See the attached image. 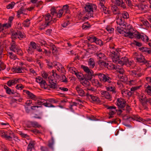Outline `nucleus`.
Wrapping results in <instances>:
<instances>
[{"label":"nucleus","instance_id":"obj_1","mask_svg":"<svg viewBox=\"0 0 151 151\" xmlns=\"http://www.w3.org/2000/svg\"><path fill=\"white\" fill-rule=\"evenodd\" d=\"M123 26L124 27L125 36L126 37L128 36L130 38H133L134 30L132 25L130 24L126 23V24H123Z\"/></svg>","mask_w":151,"mask_h":151},{"label":"nucleus","instance_id":"obj_2","mask_svg":"<svg viewBox=\"0 0 151 151\" xmlns=\"http://www.w3.org/2000/svg\"><path fill=\"white\" fill-rule=\"evenodd\" d=\"M96 8L97 6L95 4L90 3H87L86 4L84 9L86 12L88 14V18L92 17L93 10H96Z\"/></svg>","mask_w":151,"mask_h":151},{"label":"nucleus","instance_id":"obj_3","mask_svg":"<svg viewBox=\"0 0 151 151\" xmlns=\"http://www.w3.org/2000/svg\"><path fill=\"white\" fill-rule=\"evenodd\" d=\"M11 47H10V49L14 52L16 53L17 54L22 55V50L16 44L15 42L12 40L10 43Z\"/></svg>","mask_w":151,"mask_h":151},{"label":"nucleus","instance_id":"obj_4","mask_svg":"<svg viewBox=\"0 0 151 151\" xmlns=\"http://www.w3.org/2000/svg\"><path fill=\"white\" fill-rule=\"evenodd\" d=\"M95 75L98 76L100 81H101L109 83H111V79L107 74H104L102 73H96Z\"/></svg>","mask_w":151,"mask_h":151},{"label":"nucleus","instance_id":"obj_5","mask_svg":"<svg viewBox=\"0 0 151 151\" xmlns=\"http://www.w3.org/2000/svg\"><path fill=\"white\" fill-rule=\"evenodd\" d=\"M82 85L86 88V91H94V88L91 87V83L88 81V80L83 78V80L80 81Z\"/></svg>","mask_w":151,"mask_h":151},{"label":"nucleus","instance_id":"obj_6","mask_svg":"<svg viewBox=\"0 0 151 151\" xmlns=\"http://www.w3.org/2000/svg\"><path fill=\"white\" fill-rule=\"evenodd\" d=\"M37 45L33 41H31L30 42L29 45L28 49L27 50V52L29 54H33L35 50L37 49Z\"/></svg>","mask_w":151,"mask_h":151},{"label":"nucleus","instance_id":"obj_7","mask_svg":"<svg viewBox=\"0 0 151 151\" xmlns=\"http://www.w3.org/2000/svg\"><path fill=\"white\" fill-rule=\"evenodd\" d=\"M86 96L89 99H91V101H93L95 102L96 103L100 104L101 103V101L99 98H98L96 96L89 94V92H88L86 93Z\"/></svg>","mask_w":151,"mask_h":151},{"label":"nucleus","instance_id":"obj_8","mask_svg":"<svg viewBox=\"0 0 151 151\" xmlns=\"http://www.w3.org/2000/svg\"><path fill=\"white\" fill-rule=\"evenodd\" d=\"M135 37L138 39H141L142 41L145 42H147L148 41L149 38L145 34L143 33H139L135 34Z\"/></svg>","mask_w":151,"mask_h":151},{"label":"nucleus","instance_id":"obj_9","mask_svg":"<svg viewBox=\"0 0 151 151\" xmlns=\"http://www.w3.org/2000/svg\"><path fill=\"white\" fill-rule=\"evenodd\" d=\"M137 6L139 10L143 13H146L147 11L148 6L146 4H144L142 3L138 4Z\"/></svg>","mask_w":151,"mask_h":151},{"label":"nucleus","instance_id":"obj_10","mask_svg":"<svg viewBox=\"0 0 151 151\" xmlns=\"http://www.w3.org/2000/svg\"><path fill=\"white\" fill-rule=\"evenodd\" d=\"M112 3L115 4L117 6H120L123 8H126L125 4L123 2V0H111Z\"/></svg>","mask_w":151,"mask_h":151},{"label":"nucleus","instance_id":"obj_11","mask_svg":"<svg viewBox=\"0 0 151 151\" xmlns=\"http://www.w3.org/2000/svg\"><path fill=\"white\" fill-rule=\"evenodd\" d=\"M127 120L129 121L136 120L139 122H144V120L137 115H134L132 117H129L127 118Z\"/></svg>","mask_w":151,"mask_h":151},{"label":"nucleus","instance_id":"obj_12","mask_svg":"<svg viewBox=\"0 0 151 151\" xmlns=\"http://www.w3.org/2000/svg\"><path fill=\"white\" fill-rule=\"evenodd\" d=\"M96 73L93 74V71L91 70V71L88 73H87L86 74L84 75V79H86L91 81L93 78V76H95L96 75H95Z\"/></svg>","mask_w":151,"mask_h":151},{"label":"nucleus","instance_id":"obj_13","mask_svg":"<svg viewBox=\"0 0 151 151\" xmlns=\"http://www.w3.org/2000/svg\"><path fill=\"white\" fill-rule=\"evenodd\" d=\"M49 83L50 84L49 85L50 87L53 89H57V85L56 83V81L55 80L52 79L51 78V77H48V78Z\"/></svg>","mask_w":151,"mask_h":151},{"label":"nucleus","instance_id":"obj_14","mask_svg":"<svg viewBox=\"0 0 151 151\" xmlns=\"http://www.w3.org/2000/svg\"><path fill=\"white\" fill-rule=\"evenodd\" d=\"M126 102V101H123L121 99H117L116 102V104L118 108L121 109H122L125 106Z\"/></svg>","mask_w":151,"mask_h":151},{"label":"nucleus","instance_id":"obj_15","mask_svg":"<svg viewBox=\"0 0 151 151\" xmlns=\"http://www.w3.org/2000/svg\"><path fill=\"white\" fill-rule=\"evenodd\" d=\"M129 72L130 75L134 77H139L141 76L142 75V73L134 70L132 71L129 70Z\"/></svg>","mask_w":151,"mask_h":151},{"label":"nucleus","instance_id":"obj_16","mask_svg":"<svg viewBox=\"0 0 151 151\" xmlns=\"http://www.w3.org/2000/svg\"><path fill=\"white\" fill-rule=\"evenodd\" d=\"M109 85L106 87V89L107 91H109L110 93L115 94L116 93V91L114 87L111 85V83H109Z\"/></svg>","mask_w":151,"mask_h":151},{"label":"nucleus","instance_id":"obj_17","mask_svg":"<svg viewBox=\"0 0 151 151\" xmlns=\"http://www.w3.org/2000/svg\"><path fill=\"white\" fill-rule=\"evenodd\" d=\"M101 94L105 98L111 99V93L106 91H101L100 92Z\"/></svg>","mask_w":151,"mask_h":151},{"label":"nucleus","instance_id":"obj_18","mask_svg":"<svg viewBox=\"0 0 151 151\" xmlns=\"http://www.w3.org/2000/svg\"><path fill=\"white\" fill-rule=\"evenodd\" d=\"M45 18V22L46 23H48V24L50 25L51 24V22L52 21V17L51 16L50 14L48 13L46 15L44 16Z\"/></svg>","mask_w":151,"mask_h":151},{"label":"nucleus","instance_id":"obj_19","mask_svg":"<svg viewBox=\"0 0 151 151\" xmlns=\"http://www.w3.org/2000/svg\"><path fill=\"white\" fill-rule=\"evenodd\" d=\"M121 93L123 96H128L129 97L131 96L133 92H132L127 89H123Z\"/></svg>","mask_w":151,"mask_h":151},{"label":"nucleus","instance_id":"obj_20","mask_svg":"<svg viewBox=\"0 0 151 151\" xmlns=\"http://www.w3.org/2000/svg\"><path fill=\"white\" fill-rule=\"evenodd\" d=\"M23 92L27 94L28 97H29L30 99L35 101L37 99L36 96L32 93H31L29 91L24 90H23Z\"/></svg>","mask_w":151,"mask_h":151},{"label":"nucleus","instance_id":"obj_21","mask_svg":"<svg viewBox=\"0 0 151 151\" xmlns=\"http://www.w3.org/2000/svg\"><path fill=\"white\" fill-rule=\"evenodd\" d=\"M76 89L80 96H85L84 91L81 87H79L78 86H77L76 87Z\"/></svg>","mask_w":151,"mask_h":151},{"label":"nucleus","instance_id":"obj_22","mask_svg":"<svg viewBox=\"0 0 151 151\" xmlns=\"http://www.w3.org/2000/svg\"><path fill=\"white\" fill-rule=\"evenodd\" d=\"M18 80L19 79H16L10 80L7 81V84L8 86L10 87L17 84V82H18Z\"/></svg>","mask_w":151,"mask_h":151},{"label":"nucleus","instance_id":"obj_23","mask_svg":"<svg viewBox=\"0 0 151 151\" xmlns=\"http://www.w3.org/2000/svg\"><path fill=\"white\" fill-rule=\"evenodd\" d=\"M111 9L114 14H120V12L119 9L115 5H113L111 6Z\"/></svg>","mask_w":151,"mask_h":151},{"label":"nucleus","instance_id":"obj_24","mask_svg":"<svg viewBox=\"0 0 151 151\" xmlns=\"http://www.w3.org/2000/svg\"><path fill=\"white\" fill-rule=\"evenodd\" d=\"M54 143V137H51V139L48 141L47 146L48 147L52 150H54L53 145Z\"/></svg>","mask_w":151,"mask_h":151},{"label":"nucleus","instance_id":"obj_25","mask_svg":"<svg viewBox=\"0 0 151 151\" xmlns=\"http://www.w3.org/2000/svg\"><path fill=\"white\" fill-rule=\"evenodd\" d=\"M35 145L34 141H30L28 145L27 151H32V149L34 148Z\"/></svg>","mask_w":151,"mask_h":151},{"label":"nucleus","instance_id":"obj_26","mask_svg":"<svg viewBox=\"0 0 151 151\" xmlns=\"http://www.w3.org/2000/svg\"><path fill=\"white\" fill-rule=\"evenodd\" d=\"M95 55L97 56L98 59H100V60H104L106 59V56L104 54L101 52H98L95 53Z\"/></svg>","mask_w":151,"mask_h":151},{"label":"nucleus","instance_id":"obj_27","mask_svg":"<svg viewBox=\"0 0 151 151\" xmlns=\"http://www.w3.org/2000/svg\"><path fill=\"white\" fill-rule=\"evenodd\" d=\"M98 64L101 67H103L104 66V67L107 68H108L109 64L104 61L99 60L98 62Z\"/></svg>","mask_w":151,"mask_h":151},{"label":"nucleus","instance_id":"obj_28","mask_svg":"<svg viewBox=\"0 0 151 151\" xmlns=\"http://www.w3.org/2000/svg\"><path fill=\"white\" fill-rule=\"evenodd\" d=\"M26 9L24 8L23 6H22L20 9L17 12V16L18 18H19L20 17V15L21 14H25L24 12H25Z\"/></svg>","mask_w":151,"mask_h":151},{"label":"nucleus","instance_id":"obj_29","mask_svg":"<svg viewBox=\"0 0 151 151\" xmlns=\"http://www.w3.org/2000/svg\"><path fill=\"white\" fill-rule=\"evenodd\" d=\"M136 60L139 63H145L146 60L144 56L141 54H139L138 57H136Z\"/></svg>","mask_w":151,"mask_h":151},{"label":"nucleus","instance_id":"obj_30","mask_svg":"<svg viewBox=\"0 0 151 151\" xmlns=\"http://www.w3.org/2000/svg\"><path fill=\"white\" fill-rule=\"evenodd\" d=\"M139 100L142 103V104L144 106L145 105L146 101V96L144 94H141L139 96Z\"/></svg>","mask_w":151,"mask_h":151},{"label":"nucleus","instance_id":"obj_31","mask_svg":"<svg viewBox=\"0 0 151 151\" xmlns=\"http://www.w3.org/2000/svg\"><path fill=\"white\" fill-rule=\"evenodd\" d=\"M4 88L6 90V93L9 95L11 94H14L15 92H14V90H11V89L6 85L4 86Z\"/></svg>","mask_w":151,"mask_h":151},{"label":"nucleus","instance_id":"obj_32","mask_svg":"<svg viewBox=\"0 0 151 151\" xmlns=\"http://www.w3.org/2000/svg\"><path fill=\"white\" fill-rule=\"evenodd\" d=\"M77 78L79 79L80 81L83 80L84 75L80 72H78L77 70L74 74Z\"/></svg>","mask_w":151,"mask_h":151},{"label":"nucleus","instance_id":"obj_33","mask_svg":"<svg viewBox=\"0 0 151 151\" xmlns=\"http://www.w3.org/2000/svg\"><path fill=\"white\" fill-rule=\"evenodd\" d=\"M139 50L142 52H147L149 54L151 53V50L150 48H148L142 47L140 48Z\"/></svg>","mask_w":151,"mask_h":151},{"label":"nucleus","instance_id":"obj_34","mask_svg":"<svg viewBox=\"0 0 151 151\" xmlns=\"http://www.w3.org/2000/svg\"><path fill=\"white\" fill-rule=\"evenodd\" d=\"M91 27V25L88 22L84 23L82 25V28L83 29L86 30L89 29Z\"/></svg>","mask_w":151,"mask_h":151},{"label":"nucleus","instance_id":"obj_35","mask_svg":"<svg viewBox=\"0 0 151 151\" xmlns=\"http://www.w3.org/2000/svg\"><path fill=\"white\" fill-rule=\"evenodd\" d=\"M30 19H27L23 21L22 24L24 27H28L30 24Z\"/></svg>","mask_w":151,"mask_h":151},{"label":"nucleus","instance_id":"obj_36","mask_svg":"<svg viewBox=\"0 0 151 151\" xmlns=\"http://www.w3.org/2000/svg\"><path fill=\"white\" fill-rule=\"evenodd\" d=\"M88 64L91 68H94L95 66V63L94 60L92 58H90L88 61Z\"/></svg>","mask_w":151,"mask_h":151},{"label":"nucleus","instance_id":"obj_37","mask_svg":"<svg viewBox=\"0 0 151 151\" xmlns=\"http://www.w3.org/2000/svg\"><path fill=\"white\" fill-rule=\"evenodd\" d=\"M39 84L42 88H43L45 89L47 88L48 87V85L46 81L44 80H43L42 81V82H41Z\"/></svg>","mask_w":151,"mask_h":151},{"label":"nucleus","instance_id":"obj_38","mask_svg":"<svg viewBox=\"0 0 151 151\" xmlns=\"http://www.w3.org/2000/svg\"><path fill=\"white\" fill-rule=\"evenodd\" d=\"M67 67L68 68V71L73 74H74L77 71L76 69L74 67H69V65H68Z\"/></svg>","mask_w":151,"mask_h":151},{"label":"nucleus","instance_id":"obj_39","mask_svg":"<svg viewBox=\"0 0 151 151\" xmlns=\"http://www.w3.org/2000/svg\"><path fill=\"white\" fill-rule=\"evenodd\" d=\"M63 10L60 9L57 12L56 16L57 17L60 18L63 16Z\"/></svg>","mask_w":151,"mask_h":151},{"label":"nucleus","instance_id":"obj_40","mask_svg":"<svg viewBox=\"0 0 151 151\" xmlns=\"http://www.w3.org/2000/svg\"><path fill=\"white\" fill-rule=\"evenodd\" d=\"M101 9H102L104 13L105 14H109L110 13V11L108 9L105 7L104 5H102Z\"/></svg>","mask_w":151,"mask_h":151},{"label":"nucleus","instance_id":"obj_41","mask_svg":"<svg viewBox=\"0 0 151 151\" xmlns=\"http://www.w3.org/2000/svg\"><path fill=\"white\" fill-rule=\"evenodd\" d=\"M119 67L118 65H114L112 64H109L108 68V69L110 70L113 69H117L118 67Z\"/></svg>","mask_w":151,"mask_h":151},{"label":"nucleus","instance_id":"obj_42","mask_svg":"<svg viewBox=\"0 0 151 151\" xmlns=\"http://www.w3.org/2000/svg\"><path fill=\"white\" fill-rule=\"evenodd\" d=\"M46 101V100L41 99L37 100L36 103L39 105H45Z\"/></svg>","mask_w":151,"mask_h":151},{"label":"nucleus","instance_id":"obj_43","mask_svg":"<svg viewBox=\"0 0 151 151\" xmlns=\"http://www.w3.org/2000/svg\"><path fill=\"white\" fill-rule=\"evenodd\" d=\"M32 127L34 128H40L41 127V126L38 123L36 122H33L32 121Z\"/></svg>","mask_w":151,"mask_h":151},{"label":"nucleus","instance_id":"obj_44","mask_svg":"<svg viewBox=\"0 0 151 151\" xmlns=\"http://www.w3.org/2000/svg\"><path fill=\"white\" fill-rule=\"evenodd\" d=\"M81 68L86 73H88L91 71V70H90L88 67L87 66L82 65L81 66Z\"/></svg>","mask_w":151,"mask_h":151},{"label":"nucleus","instance_id":"obj_45","mask_svg":"<svg viewBox=\"0 0 151 151\" xmlns=\"http://www.w3.org/2000/svg\"><path fill=\"white\" fill-rule=\"evenodd\" d=\"M50 14L52 15L53 17L55 15H56L57 11L55 9V8L54 7H52L50 9Z\"/></svg>","mask_w":151,"mask_h":151},{"label":"nucleus","instance_id":"obj_46","mask_svg":"<svg viewBox=\"0 0 151 151\" xmlns=\"http://www.w3.org/2000/svg\"><path fill=\"white\" fill-rule=\"evenodd\" d=\"M19 134L22 137L26 138L27 139H29V137L28 135L27 134H24L22 133V131H19Z\"/></svg>","mask_w":151,"mask_h":151},{"label":"nucleus","instance_id":"obj_47","mask_svg":"<svg viewBox=\"0 0 151 151\" xmlns=\"http://www.w3.org/2000/svg\"><path fill=\"white\" fill-rule=\"evenodd\" d=\"M48 24V23H46L44 22V23L42 24L39 27V29L40 30L44 29L47 26H49Z\"/></svg>","mask_w":151,"mask_h":151},{"label":"nucleus","instance_id":"obj_48","mask_svg":"<svg viewBox=\"0 0 151 151\" xmlns=\"http://www.w3.org/2000/svg\"><path fill=\"white\" fill-rule=\"evenodd\" d=\"M122 17L124 19H127L129 18V14L127 12L124 11L122 13Z\"/></svg>","mask_w":151,"mask_h":151},{"label":"nucleus","instance_id":"obj_49","mask_svg":"<svg viewBox=\"0 0 151 151\" xmlns=\"http://www.w3.org/2000/svg\"><path fill=\"white\" fill-rule=\"evenodd\" d=\"M91 81L92 84L94 86H98L99 85V83L97 79H93L91 80Z\"/></svg>","mask_w":151,"mask_h":151},{"label":"nucleus","instance_id":"obj_50","mask_svg":"<svg viewBox=\"0 0 151 151\" xmlns=\"http://www.w3.org/2000/svg\"><path fill=\"white\" fill-rule=\"evenodd\" d=\"M87 39L91 42H95L96 40V37L93 36H89L87 37Z\"/></svg>","mask_w":151,"mask_h":151},{"label":"nucleus","instance_id":"obj_51","mask_svg":"<svg viewBox=\"0 0 151 151\" xmlns=\"http://www.w3.org/2000/svg\"><path fill=\"white\" fill-rule=\"evenodd\" d=\"M12 70L13 72L15 73H22V71H21V70L20 67H15L12 68Z\"/></svg>","mask_w":151,"mask_h":151},{"label":"nucleus","instance_id":"obj_52","mask_svg":"<svg viewBox=\"0 0 151 151\" xmlns=\"http://www.w3.org/2000/svg\"><path fill=\"white\" fill-rule=\"evenodd\" d=\"M15 4V3L14 2H12L10 3L6 6V8L7 9H12L14 7Z\"/></svg>","mask_w":151,"mask_h":151},{"label":"nucleus","instance_id":"obj_53","mask_svg":"<svg viewBox=\"0 0 151 151\" xmlns=\"http://www.w3.org/2000/svg\"><path fill=\"white\" fill-rule=\"evenodd\" d=\"M17 37L19 38V36H18V31L17 32H13L12 33L11 38L12 40L14 38H17Z\"/></svg>","mask_w":151,"mask_h":151},{"label":"nucleus","instance_id":"obj_54","mask_svg":"<svg viewBox=\"0 0 151 151\" xmlns=\"http://www.w3.org/2000/svg\"><path fill=\"white\" fill-rule=\"evenodd\" d=\"M116 29L120 34H123L124 33V27L122 28L120 27H118L116 28Z\"/></svg>","mask_w":151,"mask_h":151},{"label":"nucleus","instance_id":"obj_55","mask_svg":"<svg viewBox=\"0 0 151 151\" xmlns=\"http://www.w3.org/2000/svg\"><path fill=\"white\" fill-rule=\"evenodd\" d=\"M68 8V6L66 5L64 6L63 7V9H61L63 10V11H65V13H68L69 12Z\"/></svg>","mask_w":151,"mask_h":151},{"label":"nucleus","instance_id":"obj_56","mask_svg":"<svg viewBox=\"0 0 151 151\" xmlns=\"http://www.w3.org/2000/svg\"><path fill=\"white\" fill-rule=\"evenodd\" d=\"M111 55H112V57H115L116 58H118V57H119V52L117 51H112L111 52Z\"/></svg>","mask_w":151,"mask_h":151},{"label":"nucleus","instance_id":"obj_57","mask_svg":"<svg viewBox=\"0 0 151 151\" xmlns=\"http://www.w3.org/2000/svg\"><path fill=\"white\" fill-rule=\"evenodd\" d=\"M47 101L50 103H57L58 102V101L54 99H49L46 100Z\"/></svg>","mask_w":151,"mask_h":151},{"label":"nucleus","instance_id":"obj_58","mask_svg":"<svg viewBox=\"0 0 151 151\" xmlns=\"http://www.w3.org/2000/svg\"><path fill=\"white\" fill-rule=\"evenodd\" d=\"M145 91L149 95L151 96V87L150 86H148Z\"/></svg>","mask_w":151,"mask_h":151},{"label":"nucleus","instance_id":"obj_59","mask_svg":"<svg viewBox=\"0 0 151 151\" xmlns=\"http://www.w3.org/2000/svg\"><path fill=\"white\" fill-rule=\"evenodd\" d=\"M95 42L98 45L100 46L103 45V42L100 39L97 38L96 37V40H95Z\"/></svg>","mask_w":151,"mask_h":151},{"label":"nucleus","instance_id":"obj_60","mask_svg":"<svg viewBox=\"0 0 151 151\" xmlns=\"http://www.w3.org/2000/svg\"><path fill=\"white\" fill-rule=\"evenodd\" d=\"M132 45H135L138 47H140L142 45V43H141L137 42L135 40H134L132 42Z\"/></svg>","mask_w":151,"mask_h":151},{"label":"nucleus","instance_id":"obj_61","mask_svg":"<svg viewBox=\"0 0 151 151\" xmlns=\"http://www.w3.org/2000/svg\"><path fill=\"white\" fill-rule=\"evenodd\" d=\"M117 69V71L120 73V74H123L124 73V70L123 68L122 67H120V68L119 67V66L118 67V68Z\"/></svg>","mask_w":151,"mask_h":151},{"label":"nucleus","instance_id":"obj_62","mask_svg":"<svg viewBox=\"0 0 151 151\" xmlns=\"http://www.w3.org/2000/svg\"><path fill=\"white\" fill-rule=\"evenodd\" d=\"M5 68V65L2 62L0 61V71L4 70Z\"/></svg>","mask_w":151,"mask_h":151},{"label":"nucleus","instance_id":"obj_63","mask_svg":"<svg viewBox=\"0 0 151 151\" xmlns=\"http://www.w3.org/2000/svg\"><path fill=\"white\" fill-rule=\"evenodd\" d=\"M40 149L41 151H50L48 148L45 146H41Z\"/></svg>","mask_w":151,"mask_h":151},{"label":"nucleus","instance_id":"obj_64","mask_svg":"<svg viewBox=\"0 0 151 151\" xmlns=\"http://www.w3.org/2000/svg\"><path fill=\"white\" fill-rule=\"evenodd\" d=\"M32 121H27L25 123V125L27 128H30L32 127Z\"/></svg>","mask_w":151,"mask_h":151}]
</instances>
